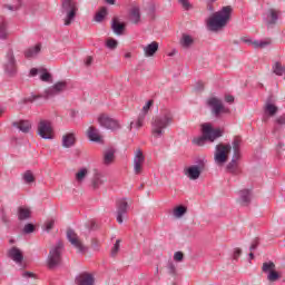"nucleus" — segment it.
Masks as SVG:
<instances>
[{
    "mask_svg": "<svg viewBox=\"0 0 285 285\" xmlns=\"http://www.w3.org/2000/svg\"><path fill=\"white\" fill-rule=\"evenodd\" d=\"M45 228L47 230V233H50V230H52V228H55V220H48L46 224H45Z\"/></svg>",
    "mask_w": 285,
    "mask_h": 285,
    "instance_id": "nucleus-50",
    "label": "nucleus"
},
{
    "mask_svg": "<svg viewBox=\"0 0 285 285\" xmlns=\"http://www.w3.org/2000/svg\"><path fill=\"white\" fill-rule=\"evenodd\" d=\"M0 39H8V22L3 18L0 21Z\"/></svg>",
    "mask_w": 285,
    "mask_h": 285,
    "instance_id": "nucleus-36",
    "label": "nucleus"
},
{
    "mask_svg": "<svg viewBox=\"0 0 285 285\" xmlns=\"http://www.w3.org/2000/svg\"><path fill=\"white\" fill-rule=\"evenodd\" d=\"M180 43H181L183 48H190V46H193V43H194V40L190 36L184 35L183 39L180 40Z\"/></svg>",
    "mask_w": 285,
    "mask_h": 285,
    "instance_id": "nucleus-39",
    "label": "nucleus"
},
{
    "mask_svg": "<svg viewBox=\"0 0 285 285\" xmlns=\"http://www.w3.org/2000/svg\"><path fill=\"white\" fill-rule=\"evenodd\" d=\"M40 79L41 81H50V79H52V75H50V72L45 71L43 73H41Z\"/></svg>",
    "mask_w": 285,
    "mask_h": 285,
    "instance_id": "nucleus-51",
    "label": "nucleus"
},
{
    "mask_svg": "<svg viewBox=\"0 0 285 285\" xmlns=\"http://www.w3.org/2000/svg\"><path fill=\"white\" fill-rule=\"evenodd\" d=\"M8 258L12 259V262H16V264H22L23 253H21V249H19L18 247H11L8 250Z\"/></svg>",
    "mask_w": 285,
    "mask_h": 285,
    "instance_id": "nucleus-21",
    "label": "nucleus"
},
{
    "mask_svg": "<svg viewBox=\"0 0 285 285\" xmlns=\"http://www.w3.org/2000/svg\"><path fill=\"white\" fill-rule=\"evenodd\" d=\"M281 17H282V11L269 8L264 13L263 21L267 28H273L274 26H277Z\"/></svg>",
    "mask_w": 285,
    "mask_h": 285,
    "instance_id": "nucleus-9",
    "label": "nucleus"
},
{
    "mask_svg": "<svg viewBox=\"0 0 285 285\" xmlns=\"http://www.w3.org/2000/svg\"><path fill=\"white\" fill-rule=\"evenodd\" d=\"M230 14H233V7H223L220 11L215 12L208 20L207 26L213 32L226 28L228 21H230Z\"/></svg>",
    "mask_w": 285,
    "mask_h": 285,
    "instance_id": "nucleus-1",
    "label": "nucleus"
},
{
    "mask_svg": "<svg viewBox=\"0 0 285 285\" xmlns=\"http://www.w3.org/2000/svg\"><path fill=\"white\" fill-rule=\"evenodd\" d=\"M77 141V138L75 137V134L69 132L65 136H62V146L63 148H72Z\"/></svg>",
    "mask_w": 285,
    "mask_h": 285,
    "instance_id": "nucleus-27",
    "label": "nucleus"
},
{
    "mask_svg": "<svg viewBox=\"0 0 285 285\" xmlns=\"http://www.w3.org/2000/svg\"><path fill=\"white\" fill-rule=\"evenodd\" d=\"M202 132L203 135L199 136L198 138H194L193 139V144H195L196 146H204V144H206V141H215V139H219V137H222L223 131L222 129L217 128H213V125L205 122L202 125Z\"/></svg>",
    "mask_w": 285,
    "mask_h": 285,
    "instance_id": "nucleus-3",
    "label": "nucleus"
},
{
    "mask_svg": "<svg viewBox=\"0 0 285 285\" xmlns=\"http://www.w3.org/2000/svg\"><path fill=\"white\" fill-rule=\"evenodd\" d=\"M1 222L6 225L10 224V218L6 215V212H2Z\"/></svg>",
    "mask_w": 285,
    "mask_h": 285,
    "instance_id": "nucleus-55",
    "label": "nucleus"
},
{
    "mask_svg": "<svg viewBox=\"0 0 285 285\" xmlns=\"http://www.w3.org/2000/svg\"><path fill=\"white\" fill-rule=\"evenodd\" d=\"M121 244L120 239H117L112 249H111V257H117V254L119 253V246Z\"/></svg>",
    "mask_w": 285,
    "mask_h": 285,
    "instance_id": "nucleus-47",
    "label": "nucleus"
},
{
    "mask_svg": "<svg viewBox=\"0 0 285 285\" xmlns=\"http://www.w3.org/2000/svg\"><path fill=\"white\" fill-rule=\"evenodd\" d=\"M207 106L212 109V112L215 117H220L222 112H229V109L226 108L222 100L217 97L207 99Z\"/></svg>",
    "mask_w": 285,
    "mask_h": 285,
    "instance_id": "nucleus-10",
    "label": "nucleus"
},
{
    "mask_svg": "<svg viewBox=\"0 0 285 285\" xmlns=\"http://www.w3.org/2000/svg\"><path fill=\"white\" fill-rule=\"evenodd\" d=\"M239 203L240 206H248L250 204V190L249 189H243L239 191Z\"/></svg>",
    "mask_w": 285,
    "mask_h": 285,
    "instance_id": "nucleus-31",
    "label": "nucleus"
},
{
    "mask_svg": "<svg viewBox=\"0 0 285 285\" xmlns=\"http://www.w3.org/2000/svg\"><path fill=\"white\" fill-rule=\"evenodd\" d=\"M85 66H92V57H87L85 61Z\"/></svg>",
    "mask_w": 285,
    "mask_h": 285,
    "instance_id": "nucleus-59",
    "label": "nucleus"
},
{
    "mask_svg": "<svg viewBox=\"0 0 285 285\" xmlns=\"http://www.w3.org/2000/svg\"><path fill=\"white\" fill-rule=\"evenodd\" d=\"M38 73H39V70H38L37 68H32V69L30 70L31 77H37Z\"/></svg>",
    "mask_w": 285,
    "mask_h": 285,
    "instance_id": "nucleus-60",
    "label": "nucleus"
},
{
    "mask_svg": "<svg viewBox=\"0 0 285 285\" xmlns=\"http://www.w3.org/2000/svg\"><path fill=\"white\" fill-rule=\"evenodd\" d=\"M79 12V2L77 0H61L60 14H63L65 26H71Z\"/></svg>",
    "mask_w": 285,
    "mask_h": 285,
    "instance_id": "nucleus-4",
    "label": "nucleus"
},
{
    "mask_svg": "<svg viewBox=\"0 0 285 285\" xmlns=\"http://www.w3.org/2000/svg\"><path fill=\"white\" fill-rule=\"evenodd\" d=\"M225 101H226L227 104H233V102L235 101V97L228 95V96L225 97Z\"/></svg>",
    "mask_w": 285,
    "mask_h": 285,
    "instance_id": "nucleus-57",
    "label": "nucleus"
},
{
    "mask_svg": "<svg viewBox=\"0 0 285 285\" xmlns=\"http://www.w3.org/2000/svg\"><path fill=\"white\" fill-rule=\"evenodd\" d=\"M159 50V42L153 41L151 43L144 47L145 57H155Z\"/></svg>",
    "mask_w": 285,
    "mask_h": 285,
    "instance_id": "nucleus-24",
    "label": "nucleus"
},
{
    "mask_svg": "<svg viewBox=\"0 0 285 285\" xmlns=\"http://www.w3.org/2000/svg\"><path fill=\"white\" fill-rule=\"evenodd\" d=\"M115 161V149H108L104 155V164L106 166L112 164Z\"/></svg>",
    "mask_w": 285,
    "mask_h": 285,
    "instance_id": "nucleus-34",
    "label": "nucleus"
},
{
    "mask_svg": "<svg viewBox=\"0 0 285 285\" xmlns=\"http://www.w3.org/2000/svg\"><path fill=\"white\" fill-rule=\"evenodd\" d=\"M106 17H108V9L106 7H101L100 10L96 13L94 21L101 23Z\"/></svg>",
    "mask_w": 285,
    "mask_h": 285,
    "instance_id": "nucleus-33",
    "label": "nucleus"
},
{
    "mask_svg": "<svg viewBox=\"0 0 285 285\" xmlns=\"http://www.w3.org/2000/svg\"><path fill=\"white\" fill-rule=\"evenodd\" d=\"M129 20L131 21V23H139V21H141V10L139 9V7L135 6L129 10Z\"/></svg>",
    "mask_w": 285,
    "mask_h": 285,
    "instance_id": "nucleus-23",
    "label": "nucleus"
},
{
    "mask_svg": "<svg viewBox=\"0 0 285 285\" xmlns=\"http://www.w3.org/2000/svg\"><path fill=\"white\" fill-rule=\"evenodd\" d=\"M178 3L183 6L184 10H190V1L188 0H178Z\"/></svg>",
    "mask_w": 285,
    "mask_h": 285,
    "instance_id": "nucleus-52",
    "label": "nucleus"
},
{
    "mask_svg": "<svg viewBox=\"0 0 285 285\" xmlns=\"http://www.w3.org/2000/svg\"><path fill=\"white\" fill-rule=\"evenodd\" d=\"M87 137L89 141L99 142L101 141V135L99 134V129L97 127L90 126L87 130Z\"/></svg>",
    "mask_w": 285,
    "mask_h": 285,
    "instance_id": "nucleus-22",
    "label": "nucleus"
},
{
    "mask_svg": "<svg viewBox=\"0 0 285 285\" xmlns=\"http://www.w3.org/2000/svg\"><path fill=\"white\" fill-rule=\"evenodd\" d=\"M41 52V43L36 45L35 47H30L24 51L26 59H32V57H37Z\"/></svg>",
    "mask_w": 285,
    "mask_h": 285,
    "instance_id": "nucleus-29",
    "label": "nucleus"
},
{
    "mask_svg": "<svg viewBox=\"0 0 285 285\" xmlns=\"http://www.w3.org/2000/svg\"><path fill=\"white\" fill-rule=\"evenodd\" d=\"M61 253H63V242L58 240L49 250L47 258V266L50 271L57 268V266H61Z\"/></svg>",
    "mask_w": 285,
    "mask_h": 285,
    "instance_id": "nucleus-5",
    "label": "nucleus"
},
{
    "mask_svg": "<svg viewBox=\"0 0 285 285\" xmlns=\"http://www.w3.org/2000/svg\"><path fill=\"white\" fill-rule=\"evenodd\" d=\"M145 160L146 158L144 157V151H141V149H138L134 157L135 175H141V165L144 164Z\"/></svg>",
    "mask_w": 285,
    "mask_h": 285,
    "instance_id": "nucleus-17",
    "label": "nucleus"
},
{
    "mask_svg": "<svg viewBox=\"0 0 285 285\" xmlns=\"http://www.w3.org/2000/svg\"><path fill=\"white\" fill-rule=\"evenodd\" d=\"M41 95H35L32 94L31 96L27 97L23 99L24 104H32L33 101H37V99H41Z\"/></svg>",
    "mask_w": 285,
    "mask_h": 285,
    "instance_id": "nucleus-44",
    "label": "nucleus"
},
{
    "mask_svg": "<svg viewBox=\"0 0 285 285\" xmlns=\"http://www.w3.org/2000/svg\"><path fill=\"white\" fill-rule=\"evenodd\" d=\"M52 122L49 120H40L38 124V135L42 139H52Z\"/></svg>",
    "mask_w": 285,
    "mask_h": 285,
    "instance_id": "nucleus-13",
    "label": "nucleus"
},
{
    "mask_svg": "<svg viewBox=\"0 0 285 285\" xmlns=\"http://www.w3.org/2000/svg\"><path fill=\"white\" fill-rule=\"evenodd\" d=\"M267 279L269 282H277V279H279V273H277L275 269L272 271V273L268 274Z\"/></svg>",
    "mask_w": 285,
    "mask_h": 285,
    "instance_id": "nucleus-48",
    "label": "nucleus"
},
{
    "mask_svg": "<svg viewBox=\"0 0 285 285\" xmlns=\"http://www.w3.org/2000/svg\"><path fill=\"white\" fill-rule=\"evenodd\" d=\"M215 1H217V0H208L207 1V10H209V12H214L215 8H213V4L215 3Z\"/></svg>",
    "mask_w": 285,
    "mask_h": 285,
    "instance_id": "nucleus-56",
    "label": "nucleus"
},
{
    "mask_svg": "<svg viewBox=\"0 0 285 285\" xmlns=\"http://www.w3.org/2000/svg\"><path fill=\"white\" fill-rule=\"evenodd\" d=\"M153 100L147 101V104L142 107L141 112L138 115L136 122L130 124V130H132L134 126L135 128H137V130L144 127V121H146V115H148V110H150V106H153Z\"/></svg>",
    "mask_w": 285,
    "mask_h": 285,
    "instance_id": "nucleus-15",
    "label": "nucleus"
},
{
    "mask_svg": "<svg viewBox=\"0 0 285 285\" xmlns=\"http://www.w3.org/2000/svg\"><path fill=\"white\" fill-rule=\"evenodd\" d=\"M98 124L102 128H106L107 130H111L112 132H115V130H120L121 128V124H119V120L111 118L106 114H101L100 116H98Z\"/></svg>",
    "mask_w": 285,
    "mask_h": 285,
    "instance_id": "nucleus-8",
    "label": "nucleus"
},
{
    "mask_svg": "<svg viewBox=\"0 0 285 285\" xmlns=\"http://www.w3.org/2000/svg\"><path fill=\"white\" fill-rule=\"evenodd\" d=\"M32 217V212L28 207H18V219L19 222H26Z\"/></svg>",
    "mask_w": 285,
    "mask_h": 285,
    "instance_id": "nucleus-28",
    "label": "nucleus"
},
{
    "mask_svg": "<svg viewBox=\"0 0 285 285\" xmlns=\"http://www.w3.org/2000/svg\"><path fill=\"white\" fill-rule=\"evenodd\" d=\"M167 271H168L169 275H173V277H175V275H177V267L175 266V264L173 262L167 264Z\"/></svg>",
    "mask_w": 285,
    "mask_h": 285,
    "instance_id": "nucleus-46",
    "label": "nucleus"
},
{
    "mask_svg": "<svg viewBox=\"0 0 285 285\" xmlns=\"http://www.w3.org/2000/svg\"><path fill=\"white\" fill-rule=\"evenodd\" d=\"M245 43H252L254 46V48H266V46H271V41L268 40H255V41H250V40H243Z\"/></svg>",
    "mask_w": 285,
    "mask_h": 285,
    "instance_id": "nucleus-35",
    "label": "nucleus"
},
{
    "mask_svg": "<svg viewBox=\"0 0 285 285\" xmlns=\"http://www.w3.org/2000/svg\"><path fill=\"white\" fill-rule=\"evenodd\" d=\"M67 239L71 246H73V248L78 249V253H86V250H88V247H86L85 244L79 240V236L77 233H75V229H67Z\"/></svg>",
    "mask_w": 285,
    "mask_h": 285,
    "instance_id": "nucleus-11",
    "label": "nucleus"
},
{
    "mask_svg": "<svg viewBox=\"0 0 285 285\" xmlns=\"http://www.w3.org/2000/svg\"><path fill=\"white\" fill-rule=\"evenodd\" d=\"M232 147H233V151H234L233 156L242 157V137H239V136L234 137Z\"/></svg>",
    "mask_w": 285,
    "mask_h": 285,
    "instance_id": "nucleus-26",
    "label": "nucleus"
},
{
    "mask_svg": "<svg viewBox=\"0 0 285 285\" xmlns=\"http://www.w3.org/2000/svg\"><path fill=\"white\" fill-rule=\"evenodd\" d=\"M174 261L175 262H184V253L183 252H176L174 254Z\"/></svg>",
    "mask_w": 285,
    "mask_h": 285,
    "instance_id": "nucleus-49",
    "label": "nucleus"
},
{
    "mask_svg": "<svg viewBox=\"0 0 285 285\" xmlns=\"http://www.w3.org/2000/svg\"><path fill=\"white\" fill-rule=\"evenodd\" d=\"M239 159H242V156H233L232 160L227 164L226 170L230 175H239Z\"/></svg>",
    "mask_w": 285,
    "mask_h": 285,
    "instance_id": "nucleus-18",
    "label": "nucleus"
},
{
    "mask_svg": "<svg viewBox=\"0 0 285 285\" xmlns=\"http://www.w3.org/2000/svg\"><path fill=\"white\" fill-rule=\"evenodd\" d=\"M3 70L7 77H17V72H19L17 58L14 57V51L12 49L7 51L3 62Z\"/></svg>",
    "mask_w": 285,
    "mask_h": 285,
    "instance_id": "nucleus-6",
    "label": "nucleus"
},
{
    "mask_svg": "<svg viewBox=\"0 0 285 285\" xmlns=\"http://www.w3.org/2000/svg\"><path fill=\"white\" fill-rule=\"evenodd\" d=\"M23 180L26 181V184H32L35 183V175L32 174V171L27 170L23 174Z\"/></svg>",
    "mask_w": 285,
    "mask_h": 285,
    "instance_id": "nucleus-42",
    "label": "nucleus"
},
{
    "mask_svg": "<svg viewBox=\"0 0 285 285\" xmlns=\"http://www.w3.org/2000/svg\"><path fill=\"white\" fill-rule=\"evenodd\" d=\"M116 220L118 224H124V216L128 213V202H126V198L119 199L116 203Z\"/></svg>",
    "mask_w": 285,
    "mask_h": 285,
    "instance_id": "nucleus-16",
    "label": "nucleus"
},
{
    "mask_svg": "<svg viewBox=\"0 0 285 285\" xmlns=\"http://www.w3.org/2000/svg\"><path fill=\"white\" fill-rule=\"evenodd\" d=\"M12 127L20 130V132H23L24 135H28L32 130V122L30 120H18L12 122Z\"/></svg>",
    "mask_w": 285,
    "mask_h": 285,
    "instance_id": "nucleus-19",
    "label": "nucleus"
},
{
    "mask_svg": "<svg viewBox=\"0 0 285 285\" xmlns=\"http://www.w3.org/2000/svg\"><path fill=\"white\" fill-rule=\"evenodd\" d=\"M76 284L78 285H95V276L90 273H81L76 277Z\"/></svg>",
    "mask_w": 285,
    "mask_h": 285,
    "instance_id": "nucleus-20",
    "label": "nucleus"
},
{
    "mask_svg": "<svg viewBox=\"0 0 285 285\" xmlns=\"http://www.w3.org/2000/svg\"><path fill=\"white\" fill-rule=\"evenodd\" d=\"M35 230V225L32 223H28L24 225L22 233L24 235H30V233H32Z\"/></svg>",
    "mask_w": 285,
    "mask_h": 285,
    "instance_id": "nucleus-45",
    "label": "nucleus"
},
{
    "mask_svg": "<svg viewBox=\"0 0 285 285\" xmlns=\"http://www.w3.org/2000/svg\"><path fill=\"white\" fill-rule=\"evenodd\" d=\"M242 255V248L237 247L234 249L233 259L238 261Z\"/></svg>",
    "mask_w": 285,
    "mask_h": 285,
    "instance_id": "nucleus-53",
    "label": "nucleus"
},
{
    "mask_svg": "<svg viewBox=\"0 0 285 285\" xmlns=\"http://www.w3.org/2000/svg\"><path fill=\"white\" fill-rule=\"evenodd\" d=\"M258 246H259V243L258 242H254V243H252V245L249 247V250H257Z\"/></svg>",
    "mask_w": 285,
    "mask_h": 285,
    "instance_id": "nucleus-58",
    "label": "nucleus"
},
{
    "mask_svg": "<svg viewBox=\"0 0 285 285\" xmlns=\"http://www.w3.org/2000/svg\"><path fill=\"white\" fill-rule=\"evenodd\" d=\"M68 88V82L66 81H59L56 82L52 87L46 89L45 91V98L51 99V97H57V95H61L63 90Z\"/></svg>",
    "mask_w": 285,
    "mask_h": 285,
    "instance_id": "nucleus-14",
    "label": "nucleus"
},
{
    "mask_svg": "<svg viewBox=\"0 0 285 285\" xmlns=\"http://www.w3.org/2000/svg\"><path fill=\"white\" fill-rule=\"evenodd\" d=\"M230 150H233V146L230 144L216 145L214 159L218 166H224V164L228 161V155L230 154Z\"/></svg>",
    "mask_w": 285,
    "mask_h": 285,
    "instance_id": "nucleus-7",
    "label": "nucleus"
},
{
    "mask_svg": "<svg viewBox=\"0 0 285 285\" xmlns=\"http://www.w3.org/2000/svg\"><path fill=\"white\" fill-rule=\"evenodd\" d=\"M91 246H92V248H95V249H97V248L99 247V245L97 244V239H92Z\"/></svg>",
    "mask_w": 285,
    "mask_h": 285,
    "instance_id": "nucleus-62",
    "label": "nucleus"
},
{
    "mask_svg": "<svg viewBox=\"0 0 285 285\" xmlns=\"http://www.w3.org/2000/svg\"><path fill=\"white\" fill-rule=\"evenodd\" d=\"M273 72L277 77H282V75H284V72H285V67L282 66V62H275L273 66Z\"/></svg>",
    "mask_w": 285,
    "mask_h": 285,
    "instance_id": "nucleus-37",
    "label": "nucleus"
},
{
    "mask_svg": "<svg viewBox=\"0 0 285 285\" xmlns=\"http://www.w3.org/2000/svg\"><path fill=\"white\" fill-rule=\"evenodd\" d=\"M186 210H187L186 207H184V206H178V207L175 208L174 215H175L176 217H184V215H186Z\"/></svg>",
    "mask_w": 285,
    "mask_h": 285,
    "instance_id": "nucleus-43",
    "label": "nucleus"
},
{
    "mask_svg": "<svg viewBox=\"0 0 285 285\" xmlns=\"http://www.w3.org/2000/svg\"><path fill=\"white\" fill-rule=\"evenodd\" d=\"M8 9H9V10H18V9H19V7L8 6Z\"/></svg>",
    "mask_w": 285,
    "mask_h": 285,
    "instance_id": "nucleus-64",
    "label": "nucleus"
},
{
    "mask_svg": "<svg viewBox=\"0 0 285 285\" xmlns=\"http://www.w3.org/2000/svg\"><path fill=\"white\" fill-rule=\"evenodd\" d=\"M279 109L277 108V106L273 105V102H271V99H268L265 104L264 107V112L265 115H269V117H275V115H277V111Z\"/></svg>",
    "mask_w": 285,
    "mask_h": 285,
    "instance_id": "nucleus-30",
    "label": "nucleus"
},
{
    "mask_svg": "<svg viewBox=\"0 0 285 285\" xmlns=\"http://www.w3.org/2000/svg\"><path fill=\"white\" fill-rule=\"evenodd\" d=\"M275 124H277V126H284L285 125V115L277 117L275 120Z\"/></svg>",
    "mask_w": 285,
    "mask_h": 285,
    "instance_id": "nucleus-54",
    "label": "nucleus"
},
{
    "mask_svg": "<svg viewBox=\"0 0 285 285\" xmlns=\"http://www.w3.org/2000/svg\"><path fill=\"white\" fill-rule=\"evenodd\" d=\"M111 29L115 35H124V30H126V24L124 22H119V18H112Z\"/></svg>",
    "mask_w": 285,
    "mask_h": 285,
    "instance_id": "nucleus-25",
    "label": "nucleus"
},
{
    "mask_svg": "<svg viewBox=\"0 0 285 285\" xmlns=\"http://www.w3.org/2000/svg\"><path fill=\"white\" fill-rule=\"evenodd\" d=\"M86 177H88V169L87 168H81L76 174V181H78V184H81V181H83V179H86Z\"/></svg>",
    "mask_w": 285,
    "mask_h": 285,
    "instance_id": "nucleus-38",
    "label": "nucleus"
},
{
    "mask_svg": "<svg viewBox=\"0 0 285 285\" xmlns=\"http://www.w3.org/2000/svg\"><path fill=\"white\" fill-rule=\"evenodd\" d=\"M196 90H204V83L198 82V87L196 88Z\"/></svg>",
    "mask_w": 285,
    "mask_h": 285,
    "instance_id": "nucleus-63",
    "label": "nucleus"
},
{
    "mask_svg": "<svg viewBox=\"0 0 285 285\" xmlns=\"http://www.w3.org/2000/svg\"><path fill=\"white\" fill-rule=\"evenodd\" d=\"M263 273H272L273 271H275V263L273 262H266L263 263V267H262Z\"/></svg>",
    "mask_w": 285,
    "mask_h": 285,
    "instance_id": "nucleus-40",
    "label": "nucleus"
},
{
    "mask_svg": "<svg viewBox=\"0 0 285 285\" xmlns=\"http://www.w3.org/2000/svg\"><path fill=\"white\" fill-rule=\"evenodd\" d=\"M22 277H35V274L31 273V272H24V273L22 274Z\"/></svg>",
    "mask_w": 285,
    "mask_h": 285,
    "instance_id": "nucleus-61",
    "label": "nucleus"
},
{
    "mask_svg": "<svg viewBox=\"0 0 285 285\" xmlns=\"http://www.w3.org/2000/svg\"><path fill=\"white\" fill-rule=\"evenodd\" d=\"M106 184V180L104 179V175L101 174H96L91 180V186L95 190L99 188L100 186H104Z\"/></svg>",
    "mask_w": 285,
    "mask_h": 285,
    "instance_id": "nucleus-32",
    "label": "nucleus"
},
{
    "mask_svg": "<svg viewBox=\"0 0 285 285\" xmlns=\"http://www.w3.org/2000/svg\"><path fill=\"white\" fill-rule=\"evenodd\" d=\"M204 168H206V165L204 164V160H200L198 165H193L185 169V175L191 180L199 179L202 176V173H204Z\"/></svg>",
    "mask_w": 285,
    "mask_h": 285,
    "instance_id": "nucleus-12",
    "label": "nucleus"
},
{
    "mask_svg": "<svg viewBox=\"0 0 285 285\" xmlns=\"http://www.w3.org/2000/svg\"><path fill=\"white\" fill-rule=\"evenodd\" d=\"M173 124V114L170 111H165L164 114L156 116L151 121V135L159 139L164 137L166 132L165 129Z\"/></svg>",
    "mask_w": 285,
    "mask_h": 285,
    "instance_id": "nucleus-2",
    "label": "nucleus"
},
{
    "mask_svg": "<svg viewBox=\"0 0 285 285\" xmlns=\"http://www.w3.org/2000/svg\"><path fill=\"white\" fill-rule=\"evenodd\" d=\"M117 46H119V42L115 40L114 38H109L106 41V48L109 50H117Z\"/></svg>",
    "mask_w": 285,
    "mask_h": 285,
    "instance_id": "nucleus-41",
    "label": "nucleus"
}]
</instances>
